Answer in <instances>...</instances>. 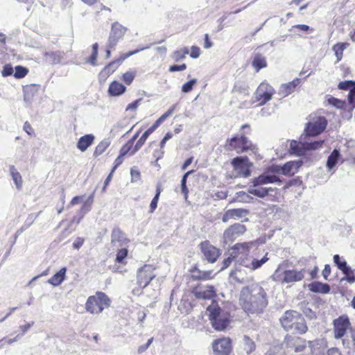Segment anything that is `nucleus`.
Here are the masks:
<instances>
[{
    "label": "nucleus",
    "instance_id": "1",
    "mask_svg": "<svg viewBox=\"0 0 355 355\" xmlns=\"http://www.w3.org/2000/svg\"><path fill=\"white\" fill-rule=\"evenodd\" d=\"M327 124V120L324 116L310 115L299 141L292 140L290 142V155H306L307 152L321 148L324 141H313L311 137L320 135L326 129Z\"/></svg>",
    "mask_w": 355,
    "mask_h": 355
},
{
    "label": "nucleus",
    "instance_id": "2",
    "mask_svg": "<svg viewBox=\"0 0 355 355\" xmlns=\"http://www.w3.org/2000/svg\"><path fill=\"white\" fill-rule=\"evenodd\" d=\"M239 302L246 313L260 314L268 304V294L259 284H252L242 288Z\"/></svg>",
    "mask_w": 355,
    "mask_h": 355
},
{
    "label": "nucleus",
    "instance_id": "3",
    "mask_svg": "<svg viewBox=\"0 0 355 355\" xmlns=\"http://www.w3.org/2000/svg\"><path fill=\"white\" fill-rule=\"evenodd\" d=\"M302 164L303 161L301 159L289 161L283 165L272 164L266 167L260 175L252 180V186L256 187L273 183L280 185L283 182V180L279 177L280 174L289 177L293 176L298 172Z\"/></svg>",
    "mask_w": 355,
    "mask_h": 355
},
{
    "label": "nucleus",
    "instance_id": "4",
    "mask_svg": "<svg viewBox=\"0 0 355 355\" xmlns=\"http://www.w3.org/2000/svg\"><path fill=\"white\" fill-rule=\"evenodd\" d=\"M282 327L287 331L304 334L308 330L304 318L296 311H286L280 318Z\"/></svg>",
    "mask_w": 355,
    "mask_h": 355
},
{
    "label": "nucleus",
    "instance_id": "5",
    "mask_svg": "<svg viewBox=\"0 0 355 355\" xmlns=\"http://www.w3.org/2000/svg\"><path fill=\"white\" fill-rule=\"evenodd\" d=\"M305 270H297L288 269L287 263H280L275 272L271 275V279L275 282L282 284H290L302 280L304 277Z\"/></svg>",
    "mask_w": 355,
    "mask_h": 355
},
{
    "label": "nucleus",
    "instance_id": "6",
    "mask_svg": "<svg viewBox=\"0 0 355 355\" xmlns=\"http://www.w3.org/2000/svg\"><path fill=\"white\" fill-rule=\"evenodd\" d=\"M207 311L212 327L216 331H224L230 323V313L221 309L217 304L209 305Z\"/></svg>",
    "mask_w": 355,
    "mask_h": 355
},
{
    "label": "nucleus",
    "instance_id": "7",
    "mask_svg": "<svg viewBox=\"0 0 355 355\" xmlns=\"http://www.w3.org/2000/svg\"><path fill=\"white\" fill-rule=\"evenodd\" d=\"M229 146L230 149L235 150L237 153H248L257 155L259 153L257 146L252 144L245 136L232 137L229 141Z\"/></svg>",
    "mask_w": 355,
    "mask_h": 355
},
{
    "label": "nucleus",
    "instance_id": "8",
    "mask_svg": "<svg viewBox=\"0 0 355 355\" xmlns=\"http://www.w3.org/2000/svg\"><path fill=\"white\" fill-rule=\"evenodd\" d=\"M155 268L151 265H145L137 271V284L141 288L146 287L153 279L156 275L154 273Z\"/></svg>",
    "mask_w": 355,
    "mask_h": 355
},
{
    "label": "nucleus",
    "instance_id": "9",
    "mask_svg": "<svg viewBox=\"0 0 355 355\" xmlns=\"http://www.w3.org/2000/svg\"><path fill=\"white\" fill-rule=\"evenodd\" d=\"M151 45L152 44H149L146 46H139L138 49L134 51H131L128 53L122 54L118 59L113 60L112 62H110L107 66H105L102 72L105 73V74L112 73L126 58L143 50L149 49Z\"/></svg>",
    "mask_w": 355,
    "mask_h": 355
},
{
    "label": "nucleus",
    "instance_id": "10",
    "mask_svg": "<svg viewBox=\"0 0 355 355\" xmlns=\"http://www.w3.org/2000/svg\"><path fill=\"white\" fill-rule=\"evenodd\" d=\"M274 93L272 87L263 82L257 87L254 95L257 101L259 102V105H263L272 98Z\"/></svg>",
    "mask_w": 355,
    "mask_h": 355
},
{
    "label": "nucleus",
    "instance_id": "11",
    "mask_svg": "<svg viewBox=\"0 0 355 355\" xmlns=\"http://www.w3.org/2000/svg\"><path fill=\"white\" fill-rule=\"evenodd\" d=\"M246 227L241 223H235L227 228L223 233V242L225 244L231 243L239 236L243 234Z\"/></svg>",
    "mask_w": 355,
    "mask_h": 355
},
{
    "label": "nucleus",
    "instance_id": "12",
    "mask_svg": "<svg viewBox=\"0 0 355 355\" xmlns=\"http://www.w3.org/2000/svg\"><path fill=\"white\" fill-rule=\"evenodd\" d=\"M200 249L205 259L209 263H215L220 254V250L212 245L209 241L200 243Z\"/></svg>",
    "mask_w": 355,
    "mask_h": 355
},
{
    "label": "nucleus",
    "instance_id": "13",
    "mask_svg": "<svg viewBox=\"0 0 355 355\" xmlns=\"http://www.w3.org/2000/svg\"><path fill=\"white\" fill-rule=\"evenodd\" d=\"M232 164L240 175L244 178L250 175L252 163L248 160V157H235L232 162Z\"/></svg>",
    "mask_w": 355,
    "mask_h": 355
},
{
    "label": "nucleus",
    "instance_id": "14",
    "mask_svg": "<svg viewBox=\"0 0 355 355\" xmlns=\"http://www.w3.org/2000/svg\"><path fill=\"white\" fill-rule=\"evenodd\" d=\"M333 325L334 338L336 339H340L345 336L347 328L350 325L349 319L347 315H340L338 318L334 320Z\"/></svg>",
    "mask_w": 355,
    "mask_h": 355
},
{
    "label": "nucleus",
    "instance_id": "15",
    "mask_svg": "<svg viewBox=\"0 0 355 355\" xmlns=\"http://www.w3.org/2000/svg\"><path fill=\"white\" fill-rule=\"evenodd\" d=\"M126 28L117 22L114 23L108 38V48H114L119 40L123 37Z\"/></svg>",
    "mask_w": 355,
    "mask_h": 355
},
{
    "label": "nucleus",
    "instance_id": "16",
    "mask_svg": "<svg viewBox=\"0 0 355 355\" xmlns=\"http://www.w3.org/2000/svg\"><path fill=\"white\" fill-rule=\"evenodd\" d=\"M212 347L217 355H229L232 351V341L229 338H219L214 341Z\"/></svg>",
    "mask_w": 355,
    "mask_h": 355
},
{
    "label": "nucleus",
    "instance_id": "17",
    "mask_svg": "<svg viewBox=\"0 0 355 355\" xmlns=\"http://www.w3.org/2000/svg\"><path fill=\"white\" fill-rule=\"evenodd\" d=\"M192 293L198 299L209 300L216 295L213 286H199L194 288Z\"/></svg>",
    "mask_w": 355,
    "mask_h": 355
},
{
    "label": "nucleus",
    "instance_id": "18",
    "mask_svg": "<svg viewBox=\"0 0 355 355\" xmlns=\"http://www.w3.org/2000/svg\"><path fill=\"white\" fill-rule=\"evenodd\" d=\"M130 240L126 238L124 232L118 227H114L111 234V244L112 246L123 247L126 245Z\"/></svg>",
    "mask_w": 355,
    "mask_h": 355
},
{
    "label": "nucleus",
    "instance_id": "19",
    "mask_svg": "<svg viewBox=\"0 0 355 355\" xmlns=\"http://www.w3.org/2000/svg\"><path fill=\"white\" fill-rule=\"evenodd\" d=\"M284 342L287 346L294 347L296 352H303L306 348L305 340L299 337L287 336L285 338Z\"/></svg>",
    "mask_w": 355,
    "mask_h": 355
},
{
    "label": "nucleus",
    "instance_id": "20",
    "mask_svg": "<svg viewBox=\"0 0 355 355\" xmlns=\"http://www.w3.org/2000/svg\"><path fill=\"white\" fill-rule=\"evenodd\" d=\"M46 62L51 64H60L65 55L64 51H45L43 53Z\"/></svg>",
    "mask_w": 355,
    "mask_h": 355
},
{
    "label": "nucleus",
    "instance_id": "21",
    "mask_svg": "<svg viewBox=\"0 0 355 355\" xmlns=\"http://www.w3.org/2000/svg\"><path fill=\"white\" fill-rule=\"evenodd\" d=\"M85 309L87 311L93 314L101 313L104 307H101L95 295L89 296L85 304Z\"/></svg>",
    "mask_w": 355,
    "mask_h": 355
},
{
    "label": "nucleus",
    "instance_id": "22",
    "mask_svg": "<svg viewBox=\"0 0 355 355\" xmlns=\"http://www.w3.org/2000/svg\"><path fill=\"white\" fill-rule=\"evenodd\" d=\"M309 290L313 293L327 294L330 292L331 287L327 283L315 281L308 285Z\"/></svg>",
    "mask_w": 355,
    "mask_h": 355
},
{
    "label": "nucleus",
    "instance_id": "23",
    "mask_svg": "<svg viewBox=\"0 0 355 355\" xmlns=\"http://www.w3.org/2000/svg\"><path fill=\"white\" fill-rule=\"evenodd\" d=\"M300 81L301 80L300 78H295L291 82L282 84L279 89V94L283 96H287L295 91L296 87L300 83Z\"/></svg>",
    "mask_w": 355,
    "mask_h": 355
},
{
    "label": "nucleus",
    "instance_id": "24",
    "mask_svg": "<svg viewBox=\"0 0 355 355\" xmlns=\"http://www.w3.org/2000/svg\"><path fill=\"white\" fill-rule=\"evenodd\" d=\"M126 90V87L123 84L113 81L110 84L108 94L111 96H118L123 94Z\"/></svg>",
    "mask_w": 355,
    "mask_h": 355
},
{
    "label": "nucleus",
    "instance_id": "25",
    "mask_svg": "<svg viewBox=\"0 0 355 355\" xmlns=\"http://www.w3.org/2000/svg\"><path fill=\"white\" fill-rule=\"evenodd\" d=\"M94 138L92 134H88L81 137L77 143L78 148L82 152H84L92 144Z\"/></svg>",
    "mask_w": 355,
    "mask_h": 355
},
{
    "label": "nucleus",
    "instance_id": "26",
    "mask_svg": "<svg viewBox=\"0 0 355 355\" xmlns=\"http://www.w3.org/2000/svg\"><path fill=\"white\" fill-rule=\"evenodd\" d=\"M252 66L255 69L256 71H259L261 69L267 67L266 58L261 53H255L253 56Z\"/></svg>",
    "mask_w": 355,
    "mask_h": 355
},
{
    "label": "nucleus",
    "instance_id": "27",
    "mask_svg": "<svg viewBox=\"0 0 355 355\" xmlns=\"http://www.w3.org/2000/svg\"><path fill=\"white\" fill-rule=\"evenodd\" d=\"M66 271V268H61L48 280V283L54 286L60 285L65 279Z\"/></svg>",
    "mask_w": 355,
    "mask_h": 355
},
{
    "label": "nucleus",
    "instance_id": "28",
    "mask_svg": "<svg viewBox=\"0 0 355 355\" xmlns=\"http://www.w3.org/2000/svg\"><path fill=\"white\" fill-rule=\"evenodd\" d=\"M37 91V87L35 85H27L24 88V101L30 104L32 99Z\"/></svg>",
    "mask_w": 355,
    "mask_h": 355
},
{
    "label": "nucleus",
    "instance_id": "29",
    "mask_svg": "<svg viewBox=\"0 0 355 355\" xmlns=\"http://www.w3.org/2000/svg\"><path fill=\"white\" fill-rule=\"evenodd\" d=\"M139 132H136L132 137L121 148L119 155H126L128 153L130 154V151L133 148L135 141L138 138Z\"/></svg>",
    "mask_w": 355,
    "mask_h": 355
},
{
    "label": "nucleus",
    "instance_id": "30",
    "mask_svg": "<svg viewBox=\"0 0 355 355\" xmlns=\"http://www.w3.org/2000/svg\"><path fill=\"white\" fill-rule=\"evenodd\" d=\"M10 175L16 185L17 189H20L22 186V178L20 173L17 171L15 166L10 165L9 166Z\"/></svg>",
    "mask_w": 355,
    "mask_h": 355
},
{
    "label": "nucleus",
    "instance_id": "31",
    "mask_svg": "<svg viewBox=\"0 0 355 355\" xmlns=\"http://www.w3.org/2000/svg\"><path fill=\"white\" fill-rule=\"evenodd\" d=\"M111 140L109 138L102 140L96 147L93 155H101L104 153L107 148L110 146Z\"/></svg>",
    "mask_w": 355,
    "mask_h": 355
},
{
    "label": "nucleus",
    "instance_id": "32",
    "mask_svg": "<svg viewBox=\"0 0 355 355\" xmlns=\"http://www.w3.org/2000/svg\"><path fill=\"white\" fill-rule=\"evenodd\" d=\"M254 244L253 242H245L241 243H236L232 247L234 252L236 251L239 253L246 254L249 252L250 248Z\"/></svg>",
    "mask_w": 355,
    "mask_h": 355
},
{
    "label": "nucleus",
    "instance_id": "33",
    "mask_svg": "<svg viewBox=\"0 0 355 355\" xmlns=\"http://www.w3.org/2000/svg\"><path fill=\"white\" fill-rule=\"evenodd\" d=\"M243 349L247 354H250L256 349L255 343L248 336L245 335L243 338Z\"/></svg>",
    "mask_w": 355,
    "mask_h": 355
},
{
    "label": "nucleus",
    "instance_id": "34",
    "mask_svg": "<svg viewBox=\"0 0 355 355\" xmlns=\"http://www.w3.org/2000/svg\"><path fill=\"white\" fill-rule=\"evenodd\" d=\"M150 135L151 134L148 130H146L134 146L133 148L130 153V155H134L135 153H136L144 145V142Z\"/></svg>",
    "mask_w": 355,
    "mask_h": 355
},
{
    "label": "nucleus",
    "instance_id": "35",
    "mask_svg": "<svg viewBox=\"0 0 355 355\" xmlns=\"http://www.w3.org/2000/svg\"><path fill=\"white\" fill-rule=\"evenodd\" d=\"M249 214V210L245 209H232L227 211V215L230 218H240L245 216Z\"/></svg>",
    "mask_w": 355,
    "mask_h": 355
},
{
    "label": "nucleus",
    "instance_id": "36",
    "mask_svg": "<svg viewBox=\"0 0 355 355\" xmlns=\"http://www.w3.org/2000/svg\"><path fill=\"white\" fill-rule=\"evenodd\" d=\"M351 340L344 338L342 340L343 345L345 349L355 352V330L350 332Z\"/></svg>",
    "mask_w": 355,
    "mask_h": 355
},
{
    "label": "nucleus",
    "instance_id": "37",
    "mask_svg": "<svg viewBox=\"0 0 355 355\" xmlns=\"http://www.w3.org/2000/svg\"><path fill=\"white\" fill-rule=\"evenodd\" d=\"M97 301L100 304L101 307H109L110 306V300L107 295L103 292H97L95 295Z\"/></svg>",
    "mask_w": 355,
    "mask_h": 355
},
{
    "label": "nucleus",
    "instance_id": "38",
    "mask_svg": "<svg viewBox=\"0 0 355 355\" xmlns=\"http://www.w3.org/2000/svg\"><path fill=\"white\" fill-rule=\"evenodd\" d=\"M347 46V43H338L333 46V50L335 52L337 62H339L342 59L343 51Z\"/></svg>",
    "mask_w": 355,
    "mask_h": 355
},
{
    "label": "nucleus",
    "instance_id": "39",
    "mask_svg": "<svg viewBox=\"0 0 355 355\" xmlns=\"http://www.w3.org/2000/svg\"><path fill=\"white\" fill-rule=\"evenodd\" d=\"M248 192L250 194H252L261 198H263L268 195V189L265 187H261L259 189L249 188Z\"/></svg>",
    "mask_w": 355,
    "mask_h": 355
},
{
    "label": "nucleus",
    "instance_id": "40",
    "mask_svg": "<svg viewBox=\"0 0 355 355\" xmlns=\"http://www.w3.org/2000/svg\"><path fill=\"white\" fill-rule=\"evenodd\" d=\"M193 173V170H191L187 171L184 174L181 180V191L182 193L184 195L185 198H187L189 189L187 187V180H188V176Z\"/></svg>",
    "mask_w": 355,
    "mask_h": 355
},
{
    "label": "nucleus",
    "instance_id": "41",
    "mask_svg": "<svg viewBox=\"0 0 355 355\" xmlns=\"http://www.w3.org/2000/svg\"><path fill=\"white\" fill-rule=\"evenodd\" d=\"M161 191L162 189L160 188V186L157 185L156 187V193L150 204V213L154 212V211L156 209Z\"/></svg>",
    "mask_w": 355,
    "mask_h": 355
},
{
    "label": "nucleus",
    "instance_id": "42",
    "mask_svg": "<svg viewBox=\"0 0 355 355\" xmlns=\"http://www.w3.org/2000/svg\"><path fill=\"white\" fill-rule=\"evenodd\" d=\"M267 256L268 253H266L265 256L261 259H252L251 263V270H255L258 268H260L266 262H267L268 261V258Z\"/></svg>",
    "mask_w": 355,
    "mask_h": 355
},
{
    "label": "nucleus",
    "instance_id": "43",
    "mask_svg": "<svg viewBox=\"0 0 355 355\" xmlns=\"http://www.w3.org/2000/svg\"><path fill=\"white\" fill-rule=\"evenodd\" d=\"M211 273V271L201 272L197 269H195L193 270L192 277L195 279L206 280L210 278Z\"/></svg>",
    "mask_w": 355,
    "mask_h": 355
},
{
    "label": "nucleus",
    "instance_id": "44",
    "mask_svg": "<svg viewBox=\"0 0 355 355\" xmlns=\"http://www.w3.org/2000/svg\"><path fill=\"white\" fill-rule=\"evenodd\" d=\"M128 254V250L125 248H122L121 249L119 250L116 254V262L119 263H123L124 259L127 257Z\"/></svg>",
    "mask_w": 355,
    "mask_h": 355
},
{
    "label": "nucleus",
    "instance_id": "45",
    "mask_svg": "<svg viewBox=\"0 0 355 355\" xmlns=\"http://www.w3.org/2000/svg\"><path fill=\"white\" fill-rule=\"evenodd\" d=\"M189 53V49L187 47H184L183 49L175 51L172 55V58L176 61L178 62L184 59L185 55Z\"/></svg>",
    "mask_w": 355,
    "mask_h": 355
},
{
    "label": "nucleus",
    "instance_id": "46",
    "mask_svg": "<svg viewBox=\"0 0 355 355\" xmlns=\"http://www.w3.org/2000/svg\"><path fill=\"white\" fill-rule=\"evenodd\" d=\"M98 43H94L92 45V55L89 57V59L88 62L92 65L96 66V59L98 56Z\"/></svg>",
    "mask_w": 355,
    "mask_h": 355
},
{
    "label": "nucleus",
    "instance_id": "47",
    "mask_svg": "<svg viewBox=\"0 0 355 355\" xmlns=\"http://www.w3.org/2000/svg\"><path fill=\"white\" fill-rule=\"evenodd\" d=\"M28 70L27 68L22 66H17L14 73V76L16 78H22L26 76Z\"/></svg>",
    "mask_w": 355,
    "mask_h": 355
},
{
    "label": "nucleus",
    "instance_id": "48",
    "mask_svg": "<svg viewBox=\"0 0 355 355\" xmlns=\"http://www.w3.org/2000/svg\"><path fill=\"white\" fill-rule=\"evenodd\" d=\"M355 87V81L353 80H346L344 82H340L338 85V88L343 90H349L351 91Z\"/></svg>",
    "mask_w": 355,
    "mask_h": 355
},
{
    "label": "nucleus",
    "instance_id": "49",
    "mask_svg": "<svg viewBox=\"0 0 355 355\" xmlns=\"http://www.w3.org/2000/svg\"><path fill=\"white\" fill-rule=\"evenodd\" d=\"M196 83H197V80L195 79V78L191 79L189 81L185 83L182 86V92L183 93H189V92H190L193 89V86L195 85V84Z\"/></svg>",
    "mask_w": 355,
    "mask_h": 355
},
{
    "label": "nucleus",
    "instance_id": "50",
    "mask_svg": "<svg viewBox=\"0 0 355 355\" xmlns=\"http://www.w3.org/2000/svg\"><path fill=\"white\" fill-rule=\"evenodd\" d=\"M337 268L342 271V272L347 276L349 272H351V267L349 266L346 261H341L336 265Z\"/></svg>",
    "mask_w": 355,
    "mask_h": 355
},
{
    "label": "nucleus",
    "instance_id": "51",
    "mask_svg": "<svg viewBox=\"0 0 355 355\" xmlns=\"http://www.w3.org/2000/svg\"><path fill=\"white\" fill-rule=\"evenodd\" d=\"M131 182H136L140 180L141 174L137 166H133L130 169Z\"/></svg>",
    "mask_w": 355,
    "mask_h": 355
},
{
    "label": "nucleus",
    "instance_id": "52",
    "mask_svg": "<svg viewBox=\"0 0 355 355\" xmlns=\"http://www.w3.org/2000/svg\"><path fill=\"white\" fill-rule=\"evenodd\" d=\"M239 201L245 203H250L253 200V198L245 191H239L237 193Z\"/></svg>",
    "mask_w": 355,
    "mask_h": 355
},
{
    "label": "nucleus",
    "instance_id": "53",
    "mask_svg": "<svg viewBox=\"0 0 355 355\" xmlns=\"http://www.w3.org/2000/svg\"><path fill=\"white\" fill-rule=\"evenodd\" d=\"M327 101H328L329 104H330L338 109L343 108V107L345 105V102H343V101H340L336 98H334V97H330L329 98H328Z\"/></svg>",
    "mask_w": 355,
    "mask_h": 355
},
{
    "label": "nucleus",
    "instance_id": "54",
    "mask_svg": "<svg viewBox=\"0 0 355 355\" xmlns=\"http://www.w3.org/2000/svg\"><path fill=\"white\" fill-rule=\"evenodd\" d=\"M343 281H347L349 284H353L355 282V268H351V272H349L347 276H344L341 278L340 282Z\"/></svg>",
    "mask_w": 355,
    "mask_h": 355
},
{
    "label": "nucleus",
    "instance_id": "55",
    "mask_svg": "<svg viewBox=\"0 0 355 355\" xmlns=\"http://www.w3.org/2000/svg\"><path fill=\"white\" fill-rule=\"evenodd\" d=\"M237 262L239 263V265L245 266V268H248L249 269H252V259L249 257H241L238 260Z\"/></svg>",
    "mask_w": 355,
    "mask_h": 355
},
{
    "label": "nucleus",
    "instance_id": "56",
    "mask_svg": "<svg viewBox=\"0 0 355 355\" xmlns=\"http://www.w3.org/2000/svg\"><path fill=\"white\" fill-rule=\"evenodd\" d=\"M135 76V72L127 71L123 75V80L127 84L130 85L132 83Z\"/></svg>",
    "mask_w": 355,
    "mask_h": 355
},
{
    "label": "nucleus",
    "instance_id": "57",
    "mask_svg": "<svg viewBox=\"0 0 355 355\" xmlns=\"http://www.w3.org/2000/svg\"><path fill=\"white\" fill-rule=\"evenodd\" d=\"M339 157H328L327 167L331 170L338 163Z\"/></svg>",
    "mask_w": 355,
    "mask_h": 355
},
{
    "label": "nucleus",
    "instance_id": "58",
    "mask_svg": "<svg viewBox=\"0 0 355 355\" xmlns=\"http://www.w3.org/2000/svg\"><path fill=\"white\" fill-rule=\"evenodd\" d=\"M13 73V68L10 64H6L3 67L1 74L3 77L9 76Z\"/></svg>",
    "mask_w": 355,
    "mask_h": 355
},
{
    "label": "nucleus",
    "instance_id": "59",
    "mask_svg": "<svg viewBox=\"0 0 355 355\" xmlns=\"http://www.w3.org/2000/svg\"><path fill=\"white\" fill-rule=\"evenodd\" d=\"M186 69H187L186 64H182L180 65L173 64V65L170 66L168 70L170 72H175V71H182L185 70Z\"/></svg>",
    "mask_w": 355,
    "mask_h": 355
},
{
    "label": "nucleus",
    "instance_id": "60",
    "mask_svg": "<svg viewBox=\"0 0 355 355\" xmlns=\"http://www.w3.org/2000/svg\"><path fill=\"white\" fill-rule=\"evenodd\" d=\"M347 99L349 103L355 107V87L349 92Z\"/></svg>",
    "mask_w": 355,
    "mask_h": 355
},
{
    "label": "nucleus",
    "instance_id": "61",
    "mask_svg": "<svg viewBox=\"0 0 355 355\" xmlns=\"http://www.w3.org/2000/svg\"><path fill=\"white\" fill-rule=\"evenodd\" d=\"M142 98L137 99L131 103H129L126 107V110H135L138 106L140 105Z\"/></svg>",
    "mask_w": 355,
    "mask_h": 355
},
{
    "label": "nucleus",
    "instance_id": "62",
    "mask_svg": "<svg viewBox=\"0 0 355 355\" xmlns=\"http://www.w3.org/2000/svg\"><path fill=\"white\" fill-rule=\"evenodd\" d=\"M85 239L82 237H77L73 243V248L79 250L83 245Z\"/></svg>",
    "mask_w": 355,
    "mask_h": 355
},
{
    "label": "nucleus",
    "instance_id": "63",
    "mask_svg": "<svg viewBox=\"0 0 355 355\" xmlns=\"http://www.w3.org/2000/svg\"><path fill=\"white\" fill-rule=\"evenodd\" d=\"M164 121L162 119L161 117H159L153 124L152 126H150L147 130L152 134L159 125L162 123H163Z\"/></svg>",
    "mask_w": 355,
    "mask_h": 355
},
{
    "label": "nucleus",
    "instance_id": "64",
    "mask_svg": "<svg viewBox=\"0 0 355 355\" xmlns=\"http://www.w3.org/2000/svg\"><path fill=\"white\" fill-rule=\"evenodd\" d=\"M200 48L196 46H192L190 56L192 58H198L200 56Z\"/></svg>",
    "mask_w": 355,
    "mask_h": 355
}]
</instances>
